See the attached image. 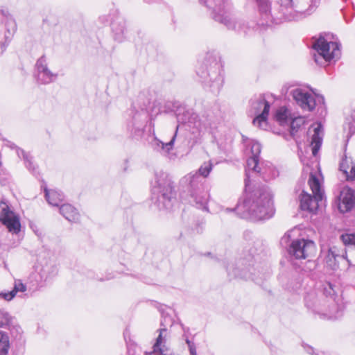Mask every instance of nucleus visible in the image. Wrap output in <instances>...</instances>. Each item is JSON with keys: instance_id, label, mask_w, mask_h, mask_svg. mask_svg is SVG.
I'll return each instance as SVG.
<instances>
[{"instance_id": "f257e3e1", "label": "nucleus", "mask_w": 355, "mask_h": 355, "mask_svg": "<svg viewBox=\"0 0 355 355\" xmlns=\"http://www.w3.org/2000/svg\"><path fill=\"white\" fill-rule=\"evenodd\" d=\"M261 17L260 24L279 23L282 21H295L305 17V12L311 11L319 4L320 0H277V13L272 14L269 0H255Z\"/></svg>"}, {"instance_id": "f03ea898", "label": "nucleus", "mask_w": 355, "mask_h": 355, "mask_svg": "<svg viewBox=\"0 0 355 355\" xmlns=\"http://www.w3.org/2000/svg\"><path fill=\"white\" fill-rule=\"evenodd\" d=\"M273 193L268 187H258L246 194L242 203L235 209L227 208L225 211H236L241 218L250 217L254 220H266L273 216L275 209Z\"/></svg>"}, {"instance_id": "7ed1b4c3", "label": "nucleus", "mask_w": 355, "mask_h": 355, "mask_svg": "<svg viewBox=\"0 0 355 355\" xmlns=\"http://www.w3.org/2000/svg\"><path fill=\"white\" fill-rule=\"evenodd\" d=\"M152 200L159 209H170L175 201L173 182L169 175L162 171L155 173L152 182Z\"/></svg>"}, {"instance_id": "20e7f679", "label": "nucleus", "mask_w": 355, "mask_h": 355, "mask_svg": "<svg viewBox=\"0 0 355 355\" xmlns=\"http://www.w3.org/2000/svg\"><path fill=\"white\" fill-rule=\"evenodd\" d=\"M200 3L207 7H211V0H199ZM212 18L216 22L225 26L227 29L232 30L241 35H246L249 27L246 23L237 18L234 12L233 6L230 0H222L221 3L216 6L212 13Z\"/></svg>"}, {"instance_id": "39448f33", "label": "nucleus", "mask_w": 355, "mask_h": 355, "mask_svg": "<svg viewBox=\"0 0 355 355\" xmlns=\"http://www.w3.org/2000/svg\"><path fill=\"white\" fill-rule=\"evenodd\" d=\"M221 66L216 57L208 55L206 62L199 67L197 74L201 78L205 87H207L214 93H218L223 84V78L221 75Z\"/></svg>"}, {"instance_id": "423d86ee", "label": "nucleus", "mask_w": 355, "mask_h": 355, "mask_svg": "<svg viewBox=\"0 0 355 355\" xmlns=\"http://www.w3.org/2000/svg\"><path fill=\"white\" fill-rule=\"evenodd\" d=\"M184 180L189 183L188 192L191 197V202L194 203L198 209L208 211L209 193L202 182V178L198 173H191L184 177Z\"/></svg>"}, {"instance_id": "0eeeda50", "label": "nucleus", "mask_w": 355, "mask_h": 355, "mask_svg": "<svg viewBox=\"0 0 355 355\" xmlns=\"http://www.w3.org/2000/svg\"><path fill=\"white\" fill-rule=\"evenodd\" d=\"M176 117L178 123H189V126L196 128L200 134H204L205 132L209 131L216 127V119L211 115L203 116L198 119V115L191 110L185 108H179L176 113Z\"/></svg>"}, {"instance_id": "6e6552de", "label": "nucleus", "mask_w": 355, "mask_h": 355, "mask_svg": "<svg viewBox=\"0 0 355 355\" xmlns=\"http://www.w3.org/2000/svg\"><path fill=\"white\" fill-rule=\"evenodd\" d=\"M340 44L336 42H328L324 37L320 36L313 44V49L317 53L313 55L315 63L325 65L333 59H338L340 55Z\"/></svg>"}, {"instance_id": "1a4fd4ad", "label": "nucleus", "mask_w": 355, "mask_h": 355, "mask_svg": "<svg viewBox=\"0 0 355 355\" xmlns=\"http://www.w3.org/2000/svg\"><path fill=\"white\" fill-rule=\"evenodd\" d=\"M308 183L313 197L306 192L302 191L300 196V206L302 210L314 212L318 208L319 201L322 200L324 192L321 189L319 180L313 173H311Z\"/></svg>"}, {"instance_id": "9d476101", "label": "nucleus", "mask_w": 355, "mask_h": 355, "mask_svg": "<svg viewBox=\"0 0 355 355\" xmlns=\"http://www.w3.org/2000/svg\"><path fill=\"white\" fill-rule=\"evenodd\" d=\"M250 113L255 117L253 119V124L262 130H267L268 128V116L270 104L266 101L265 96L260 94L254 96L250 101Z\"/></svg>"}, {"instance_id": "9b49d317", "label": "nucleus", "mask_w": 355, "mask_h": 355, "mask_svg": "<svg viewBox=\"0 0 355 355\" xmlns=\"http://www.w3.org/2000/svg\"><path fill=\"white\" fill-rule=\"evenodd\" d=\"M148 120V114L144 109L137 110L132 107L129 111V118L127 119V130L130 135L136 139H141L145 131Z\"/></svg>"}, {"instance_id": "f8f14e48", "label": "nucleus", "mask_w": 355, "mask_h": 355, "mask_svg": "<svg viewBox=\"0 0 355 355\" xmlns=\"http://www.w3.org/2000/svg\"><path fill=\"white\" fill-rule=\"evenodd\" d=\"M0 222L12 234H18L20 232L21 223L19 216L3 199L0 201Z\"/></svg>"}, {"instance_id": "ddd939ff", "label": "nucleus", "mask_w": 355, "mask_h": 355, "mask_svg": "<svg viewBox=\"0 0 355 355\" xmlns=\"http://www.w3.org/2000/svg\"><path fill=\"white\" fill-rule=\"evenodd\" d=\"M315 245L314 242L309 239L293 240L289 245L288 250L289 254L296 259H306L314 253Z\"/></svg>"}, {"instance_id": "4468645a", "label": "nucleus", "mask_w": 355, "mask_h": 355, "mask_svg": "<svg viewBox=\"0 0 355 355\" xmlns=\"http://www.w3.org/2000/svg\"><path fill=\"white\" fill-rule=\"evenodd\" d=\"M35 70L36 80L40 84H50L58 78V74L51 71L49 68L47 58L44 55H42L36 61Z\"/></svg>"}, {"instance_id": "2eb2a0df", "label": "nucleus", "mask_w": 355, "mask_h": 355, "mask_svg": "<svg viewBox=\"0 0 355 355\" xmlns=\"http://www.w3.org/2000/svg\"><path fill=\"white\" fill-rule=\"evenodd\" d=\"M3 20H5L6 31L4 34V41L0 43L2 52L6 49L17 30L15 20L7 10H0V21H3Z\"/></svg>"}, {"instance_id": "dca6fc26", "label": "nucleus", "mask_w": 355, "mask_h": 355, "mask_svg": "<svg viewBox=\"0 0 355 355\" xmlns=\"http://www.w3.org/2000/svg\"><path fill=\"white\" fill-rule=\"evenodd\" d=\"M291 95L303 110L312 111L315 107V100L311 94L309 92L301 89L296 88L291 92Z\"/></svg>"}, {"instance_id": "f3484780", "label": "nucleus", "mask_w": 355, "mask_h": 355, "mask_svg": "<svg viewBox=\"0 0 355 355\" xmlns=\"http://www.w3.org/2000/svg\"><path fill=\"white\" fill-rule=\"evenodd\" d=\"M355 205V191L347 188L340 193V202L338 209L340 212L345 213L350 211Z\"/></svg>"}, {"instance_id": "a211bd4d", "label": "nucleus", "mask_w": 355, "mask_h": 355, "mask_svg": "<svg viewBox=\"0 0 355 355\" xmlns=\"http://www.w3.org/2000/svg\"><path fill=\"white\" fill-rule=\"evenodd\" d=\"M246 179L245 180V186L248 185V182L249 181L250 174L249 173H253L256 174H261L264 175L266 173V169H263L259 166V159L256 158V157H250L247 160V166H246Z\"/></svg>"}, {"instance_id": "6ab92c4d", "label": "nucleus", "mask_w": 355, "mask_h": 355, "mask_svg": "<svg viewBox=\"0 0 355 355\" xmlns=\"http://www.w3.org/2000/svg\"><path fill=\"white\" fill-rule=\"evenodd\" d=\"M305 306L311 309L313 312H319L320 306V300L318 299V293L316 291L313 290L308 292L304 297Z\"/></svg>"}, {"instance_id": "aec40b11", "label": "nucleus", "mask_w": 355, "mask_h": 355, "mask_svg": "<svg viewBox=\"0 0 355 355\" xmlns=\"http://www.w3.org/2000/svg\"><path fill=\"white\" fill-rule=\"evenodd\" d=\"M60 213L69 221L77 222L79 220V213L70 204H63L60 207Z\"/></svg>"}, {"instance_id": "412c9836", "label": "nucleus", "mask_w": 355, "mask_h": 355, "mask_svg": "<svg viewBox=\"0 0 355 355\" xmlns=\"http://www.w3.org/2000/svg\"><path fill=\"white\" fill-rule=\"evenodd\" d=\"M45 197L49 205L54 207H58L64 200L63 193L57 190L44 189Z\"/></svg>"}, {"instance_id": "4be33fe9", "label": "nucleus", "mask_w": 355, "mask_h": 355, "mask_svg": "<svg viewBox=\"0 0 355 355\" xmlns=\"http://www.w3.org/2000/svg\"><path fill=\"white\" fill-rule=\"evenodd\" d=\"M322 125L320 123L317 124L316 127L313 129V135L312 136L311 146H312V153L313 155L315 156L321 146L322 138L320 136L322 131Z\"/></svg>"}, {"instance_id": "5701e85b", "label": "nucleus", "mask_w": 355, "mask_h": 355, "mask_svg": "<svg viewBox=\"0 0 355 355\" xmlns=\"http://www.w3.org/2000/svg\"><path fill=\"white\" fill-rule=\"evenodd\" d=\"M178 129V126H177L176 128L175 135L173 136L171 139L167 143H164L162 141L155 138L154 140L152 141V146L153 148L157 151H162L165 153H168L172 148L174 144Z\"/></svg>"}, {"instance_id": "b1692460", "label": "nucleus", "mask_w": 355, "mask_h": 355, "mask_svg": "<svg viewBox=\"0 0 355 355\" xmlns=\"http://www.w3.org/2000/svg\"><path fill=\"white\" fill-rule=\"evenodd\" d=\"M112 29L114 33V39L121 42L124 39L125 31V21L121 19L119 21H114L112 23Z\"/></svg>"}, {"instance_id": "393cba45", "label": "nucleus", "mask_w": 355, "mask_h": 355, "mask_svg": "<svg viewBox=\"0 0 355 355\" xmlns=\"http://www.w3.org/2000/svg\"><path fill=\"white\" fill-rule=\"evenodd\" d=\"M289 116V110L285 107H281L276 111L275 119L281 125H285L290 121Z\"/></svg>"}, {"instance_id": "a878e982", "label": "nucleus", "mask_w": 355, "mask_h": 355, "mask_svg": "<svg viewBox=\"0 0 355 355\" xmlns=\"http://www.w3.org/2000/svg\"><path fill=\"white\" fill-rule=\"evenodd\" d=\"M10 348L8 334L0 330V355H8Z\"/></svg>"}, {"instance_id": "bb28decb", "label": "nucleus", "mask_w": 355, "mask_h": 355, "mask_svg": "<svg viewBox=\"0 0 355 355\" xmlns=\"http://www.w3.org/2000/svg\"><path fill=\"white\" fill-rule=\"evenodd\" d=\"M305 121L303 117L299 116L296 117L291 121H289L290 128H291V135L295 138L297 136V132L299 130L302 129V125L304 124Z\"/></svg>"}, {"instance_id": "cd10ccee", "label": "nucleus", "mask_w": 355, "mask_h": 355, "mask_svg": "<svg viewBox=\"0 0 355 355\" xmlns=\"http://www.w3.org/2000/svg\"><path fill=\"white\" fill-rule=\"evenodd\" d=\"M57 270V268L54 265H46L40 270L41 278L46 282L55 275Z\"/></svg>"}, {"instance_id": "c85d7f7f", "label": "nucleus", "mask_w": 355, "mask_h": 355, "mask_svg": "<svg viewBox=\"0 0 355 355\" xmlns=\"http://www.w3.org/2000/svg\"><path fill=\"white\" fill-rule=\"evenodd\" d=\"M17 154L19 157H23L26 168L31 171L35 173V166L32 162V158L28 155L24 150L17 148Z\"/></svg>"}, {"instance_id": "c756f323", "label": "nucleus", "mask_w": 355, "mask_h": 355, "mask_svg": "<svg viewBox=\"0 0 355 355\" xmlns=\"http://www.w3.org/2000/svg\"><path fill=\"white\" fill-rule=\"evenodd\" d=\"M213 168V164L211 161L204 162L199 168L198 171L194 173H198L200 177L202 178V182L205 183L206 178L210 173Z\"/></svg>"}, {"instance_id": "7c9ffc66", "label": "nucleus", "mask_w": 355, "mask_h": 355, "mask_svg": "<svg viewBox=\"0 0 355 355\" xmlns=\"http://www.w3.org/2000/svg\"><path fill=\"white\" fill-rule=\"evenodd\" d=\"M227 271L228 273V275L230 278H236V277H241V278H246L247 275L245 272H244L243 270H239L238 268H234V266L233 263L229 264L227 267Z\"/></svg>"}, {"instance_id": "2f4dec72", "label": "nucleus", "mask_w": 355, "mask_h": 355, "mask_svg": "<svg viewBox=\"0 0 355 355\" xmlns=\"http://www.w3.org/2000/svg\"><path fill=\"white\" fill-rule=\"evenodd\" d=\"M336 257L337 254L335 252L333 251L332 249H329L325 257V261L327 264L330 267H333L336 264Z\"/></svg>"}, {"instance_id": "473e14b6", "label": "nucleus", "mask_w": 355, "mask_h": 355, "mask_svg": "<svg viewBox=\"0 0 355 355\" xmlns=\"http://www.w3.org/2000/svg\"><path fill=\"white\" fill-rule=\"evenodd\" d=\"M11 317L9 313L3 310H0V327L9 324Z\"/></svg>"}, {"instance_id": "72a5a7b5", "label": "nucleus", "mask_w": 355, "mask_h": 355, "mask_svg": "<svg viewBox=\"0 0 355 355\" xmlns=\"http://www.w3.org/2000/svg\"><path fill=\"white\" fill-rule=\"evenodd\" d=\"M261 144L257 141H252L251 143V157H256L259 159V154L261 153Z\"/></svg>"}, {"instance_id": "f704fd0d", "label": "nucleus", "mask_w": 355, "mask_h": 355, "mask_svg": "<svg viewBox=\"0 0 355 355\" xmlns=\"http://www.w3.org/2000/svg\"><path fill=\"white\" fill-rule=\"evenodd\" d=\"M26 290V286L25 284H24L21 280H15L14 288L11 291L12 293H15V296L18 292H24Z\"/></svg>"}, {"instance_id": "c9c22d12", "label": "nucleus", "mask_w": 355, "mask_h": 355, "mask_svg": "<svg viewBox=\"0 0 355 355\" xmlns=\"http://www.w3.org/2000/svg\"><path fill=\"white\" fill-rule=\"evenodd\" d=\"M341 239L345 245H355V234L342 235Z\"/></svg>"}, {"instance_id": "e433bc0d", "label": "nucleus", "mask_w": 355, "mask_h": 355, "mask_svg": "<svg viewBox=\"0 0 355 355\" xmlns=\"http://www.w3.org/2000/svg\"><path fill=\"white\" fill-rule=\"evenodd\" d=\"M185 343L188 345L190 355H197L196 345L193 341L189 340V336H186Z\"/></svg>"}, {"instance_id": "4c0bfd02", "label": "nucleus", "mask_w": 355, "mask_h": 355, "mask_svg": "<svg viewBox=\"0 0 355 355\" xmlns=\"http://www.w3.org/2000/svg\"><path fill=\"white\" fill-rule=\"evenodd\" d=\"M294 230L288 231L284 236L281 239L280 243L282 245H287L288 243L291 239V234Z\"/></svg>"}, {"instance_id": "58836bf2", "label": "nucleus", "mask_w": 355, "mask_h": 355, "mask_svg": "<svg viewBox=\"0 0 355 355\" xmlns=\"http://www.w3.org/2000/svg\"><path fill=\"white\" fill-rule=\"evenodd\" d=\"M0 297L4 299L6 301H10L15 297V293H12V291H1Z\"/></svg>"}, {"instance_id": "ea45409f", "label": "nucleus", "mask_w": 355, "mask_h": 355, "mask_svg": "<svg viewBox=\"0 0 355 355\" xmlns=\"http://www.w3.org/2000/svg\"><path fill=\"white\" fill-rule=\"evenodd\" d=\"M340 170L342 171L345 174H346L347 177L348 178L349 175H348L347 168L345 166L344 160H343V162L340 164Z\"/></svg>"}, {"instance_id": "a19ab883", "label": "nucleus", "mask_w": 355, "mask_h": 355, "mask_svg": "<svg viewBox=\"0 0 355 355\" xmlns=\"http://www.w3.org/2000/svg\"><path fill=\"white\" fill-rule=\"evenodd\" d=\"M348 178L351 180H355V165L352 166Z\"/></svg>"}, {"instance_id": "79ce46f5", "label": "nucleus", "mask_w": 355, "mask_h": 355, "mask_svg": "<svg viewBox=\"0 0 355 355\" xmlns=\"http://www.w3.org/2000/svg\"><path fill=\"white\" fill-rule=\"evenodd\" d=\"M182 330H183L182 338L185 340L186 336H188V334L189 333V328L186 327L184 325H182Z\"/></svg>"}, {"instance_id": "37998d69", "label": "nucleus", "mask_w": 355, "mask_h": 355, "mask_svg": "<svg viewBox=\"0 0 355 355\" xmlns=\"http://www.w3.org/2000/svg\"><path fill=\"white\" fill-rule=\"evenodd\" d=\"M128 166V160L125 159V167H124V169H123L125 171L127 170Z\"/></svg>"}, {"instance_id": "c03bdc74", "label": "nucleus", "mask_w": 355, "mask_h": 355, "mask_svg": "<svg viewBox=\"0 0 355 355\" xmlns=\"http://www.w3.org/2000/svg\"><path fill=\"white\" fill-rule=\"evenodd\" d=\"M0 182H1V184H6V179H4V178L2 179V180L0 179Z\"/></svg>"}, {"instance_id": "a18cd8bd", "label": "nucleus", "mask_w": 355, "mask_h": 355, "mask_svg": "<svg viewBox=\"0 0 355 355\" xmlns=\"http://www.w3.org/2000/svg\"><path fill=\"white\" fill-rule=\"evenodd\" d=\"M318 101L324 103V98L322 96H318Z\"/></svg>"}, {"instance_id": "49530a36", "label": "nucleus", "mask_w": 355, "mask_h": 355, "mask_svg": "<svg viewBox=\"0 0 355 355\" xmlns=\"http://www.w3.org/2000/svg\"><path fill=\"white\" fill-rule=\"evenodd\" d=\"M147 3H154V2H156L157 0H145Z\"/></svg>"}, {"instance_id": "de8ad7c7", "label": "nucleus", "mask_w": 355, "mask_h": 355, "mask_svg": "<svg viewBox=\"0 0 355 355\" xmlns=\"http://www.w3.org/2000/svg\"><path fill=\"white\" fill-rule=\"evenodd\" d=\"M308 263L311 265H313V267H315V263L314 262H312V261H309Z\"/></svg>"}, {"instance_id": "09e8293b", "label": "nucleus", "mask_w": 355, "mask_h": 355, "mask_svg": "<svg viewBox=\"0 0 355 355\" xmlns=\"http://www.w3.org/2000/svg\"><path fill=\"white\" fill-rule=\"evenodd\" d=\"M10 147H11V148H17L14 144H12V145L10 146Z\"/></svg>"}, {"instance_id": "8fccbe9b", "label": "nucleus", "mask_w": 355, "mask_h": 355, "mask_svg": "<svg viewBox=\"0 0 355 355\" xmlns=\"http://www.w3.org/2000/svg\"><path fill=\"white\" fill-rule=\"evenodd\" d=\"M130 352H131L130 349H128V354H130Z\"/></svg>"}]
</instances>
